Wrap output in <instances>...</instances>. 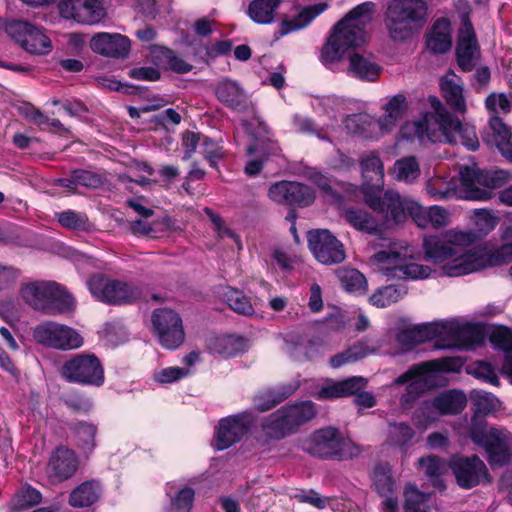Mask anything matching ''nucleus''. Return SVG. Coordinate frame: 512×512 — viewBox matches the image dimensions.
I'll return each instance as SVG.
<instances>
[{
  "instance_id": "58",
  "label": "nucleus",
  "mask_w": 512,
  "mask_h": 512,
  "mask_svg": "<svg viewBox=\"0 0 512 512\" xmlns=\"http://www.w3.org/2000/svg\"><path fill=\"white\" fill-rule=\"evenodd\" d=\"M490 342L499 350H502L506 355L512 354V329L500 325L495 327L489 337Z\"/></svg>"
},
{
  "instance_id": "61",
  "label": "nucleus",
  "mask_w": 512,
  "mask_h": 512,
  "mask_svg": "<svg viewBox=\"0 0 512 512\" xmlns=\"http://www.w3.org/2000/svg\"><path fill=\"white\" fill-rule=\"evenodd\" d=\"M395 170L399 180L415 178L420 172L419 164L414 156L397 160L395 162Z\"/></svg>"
},
{
  "instance_id": "24",
  "label": "nucleus",
  "mask_w": 512,
  "mask_h": 512,
  "mask_svg": "<svg viewBox=\"0 0 512 512\" xmlns=\"http://www.w3.org/2000/svg\"><path fill=\"white\" fill-rule=\"evenodd\" d=\"M217 100L228 109L244 113L248 111L250 100L242 85L231 78H223L215 87Z\"/></svg>"
},
{
  "instance_id": "26",
  "label": "nucleus",
  "mask_w": 512,
  "mask_h": 512,
  "mask_svg": "<svg viewBox=\"0 0 512 512\" xmlns=\"http://www.w3.org/2000/svg\"><path fill=\"white\" fill-rule=\"evenodd\" d=\"M299 387V382L295 381L260 390L252 399L253 407L258 412H267L292 396Z\"/></svg>"
},
{
  "instance_id": "13",
  "label": "nucleus",
  "mask_w": 512,
  "mask_h": 512,
  "mask_svg": "<svg viewBox=\"0 0 512 512\" xmlns=\"http://www.w3.org/2000/svg\"><path fill=\"white\" fill-rule=\"evenodd\" d=\"M87 286L96 299L109 304L132 303L139 296L138 290L131 285L100 273L91 275Z\"/></svg>"
},
{
  "instance_id": "59",
  "label": "nucleus",
  "mask_w": 512,
  "mask_h": 512,
  "mask_svg": "<svg viewBox=\"0 0 512 512\" xmlns=\"http://www.w3.org/2000/svg\"><path fill=\"white\" fill-rule=\"evenodd\" d=\"M489 128L492 131V140H487L489 144L497 145L511 140L512 132L509 127L504 123L499 115H492L489 119Z\"/></svg>"
},
{
  "instance_id": "17",
  "label": "nucleus",
  "mask_w": 512,
  "mask_h": 512,
  "mask_svg": "<svg viewBox=\"0 0 512 512\" xmlns=\"http://www.w3.org/2000/svg\"><path fill=\"white\" fill-rule=\"evenodd\" d=\"M268 197L277 204L305 208L314 203L315 193L304 183L281 180L270 185Z\"/></svg>"
},
{
  "instance_id": "64",
  "label": "nucleus",
  "mask_w": 512,
  "mask_h": 512,
  "mask_svg": "<svg viewBox=\"0 0 512 512\" xmlns=\"http://www.w3.org/2000/svg\"><path fill=\"white\" fill-rule=\"evenodd\" d=\"M423 502V493L413 484H406L404 488V512L422 511L420 508Z\"/></svg>"
},
{
  "instance_id": "23",
  "label": "nucleus",
  "mask_w": 512,
  "mask_h": 512,
  "mask_svg": "<svg viewBox=\"0 0 512 512\" xmlns=\"http://www.w3.org/2000/svg\"><path fill=\"white\" fill-rule=\"evenodd\" d=\"M90 48L102 56L123 59L130 53L131 41L119 33L99 32L91 38Z\"/></svg>"
},
{
  "instance_id": "57",
  "label": "nucleus",
  "mask_w": 512,
  "mask_h": 512,
  "mask_svg": "<svg viewBox=\"0 0 512 512\" xmlns=\"http://www.w3.org/2000/svg\"><path fill=\"white\" fill-rule=\"evenodd\" d=\"M195 501V491L189 486H184L173 496H170L169 508L191 512Z\"/></svg>"
},
{
  "instance_id": "15",
  "label": "nucleus",
  "mask_w": 512,
  "mask_h": 512,
  "mask_svg": "<svg viewBox=\"0 0 512 512\" xmlns=\"http://www.w3.org/2000/svg\"><path fill=\"white\" fill-rule=\"evenodd\" d=\"M307 243L313 256L321 264H339L346 258L343 243L328 229H312L308 231Z\"/></svg>"
},
{
  "instance_id": "29",
  "label": "nucleus",
  "mask_w": 512,
  "mask_h": 512,
  "mask_svg": "<svg viewBox=\"0 0 512 512\" xmlns=\"http://www.w3.org/2000/svg\"><path fill=\"white\" fill-rule=\"evenodd\" d=\"M103 486L97 479L85 480L77 485L68 496V504L73 508H89L102 497Z\"/></svg>"
},
{
  "instance_id": "11",
  "label": "nucleus",
  "mask_w": 512,
  "mask_h": 512,
  "mask_svg": "<svg viewBox=\"0 0 512 512\" xmlns=\"http://www.w3.org/2000/svg\"><path fill=\"white\" fill-rule=\"evenodd\" d=\"M152 332L159 344L168 350L179 348L185 341L180 314L171 308H157L151 315Z\"/></svg>"
},
{
  "instance_id": "52",
  "label": "nucleus",
  "mask_w": 512,
  "mask_h": 512,
  "mask_svg": "<svg viewBox=\"0 0 512 512\" xmlns=\"http://www.w3.org/2000/svg\"><path fill=\"white\" fill-rule=\"evenodd\" d=\"M497 428L487 429V422L483 417H479L478 415H474L471 419V424L468 428V436L472 440V442L482 447L490 438L491 434L495 433Z\"/></svg>"
},
{
  "instance_id": "63",
  "label": "nucleus",
  "mask_w": 512,
  "mask_h": 512,
  "mask_svg": "<svg viewBox=\"0 0 512 512\" xmlns=\"http://www.w3.org/2000/svg\"><path fill=\"white\" fill-rule=\"evenodd\" d=\"M426 44L434 54H445L452 47V35L428 33Z\"/></svg>"
},
{
  "instance_id": "2",
  "label": "nucleus",
  "mask_w": 512,
  "mask_h": 512,
  "mask_svg": "<svg viewBox=\"0 0 512 512\" xmlns=\"http://www.w3.org/2000/svg\"><path fill=\"white\" fill-rule=\"evenodd\" d=\"M375 4L367 1L352 8L332 28L329 38L321 50L323 63H334L342 59L349 49L362 46L367 39V24L371 22Z\"/></svg>"
},
{
  "instance_id": "28",
  "label": "nucleus",
  "mask_w": 512,
  "mask_h": 512,
  "mask_svg": "<svg viewBox=\"0 0 512 512\" xmlns=\"http://www.w3.org/2000/svg\"><path fill=\"white\" fill-rule=\"evenodd\" d=\"M328 8L326 3H317L304 7L293 19L281 21L273 34L275 41L282 37L307 27L317 16Z\"/></svg>"
},
{
  "instance_id": "33",
  "label": "nucleus",
  "mask_w": 512,
  "mask_h": 512,
  "mask_svg": "<svg viewBox=\"0 0 512 512\" xmlns=\"http://www.w3.org/2000/svg\"><path fill=\"white\" fill-rule=\"evenodd\" d=\"M151 53L156 65L176 74H186L193 69L192 64L186 62L169 47L157 45L153 47Z\"/></svg>"
},
{
  "instance_id": "45",
  "label": "nucleus",
  "mask_w": 512,
  "mask_h": 512,
  "mask_svg": "<svg viewBox=\"0 0 512 512\" xmlns=\"http://www.w3.org/2000/svg\"><path fill=\"white\" fill-rule=\"evenodd\" d=\"M464 365L463 360L460 357H444L440 359L424 361L417 364V367L412 372L418 370H424L429 375H433L434 379L438 373H456L460 372Z\"/></svg>"
},
{
  "instance_id": "48",
  "label": "nucleus",
  "mask_w": 512,
  "mask_h": 512,
  "mask_svg": "<svg viewBox=\"0 0 512 512\" xmlns=\"http://www.w3.org/2000/svg\"><path fill=\"white\" fill-rule=\"evenodd\" d=\"M338 278L342 288L349 293L365 294L367 290V280L364 274L353 268H346L338 273Z\"/></svg>"
},
{
  "instance_id": "31",
  "label": "nucleus",
  "mask_w": 512,
  "mask_h": 512,
  "mask_svg": "<svg viewBox=\"0 0 512 512\" xmlns=\"http://www.w3.org/2000/svg\"><path fill=\"white\" fill-rule=\"evenodd\" d=\"M367 381L361 376H353L345 380L334 382L331 385L323 386L318 391V399H338L356 394L366 387Z\"/></svg>"
},
{
  "instance_id": "12",
  "label": "nucleus",
  "mask_w": 512,
  "mask_h": 512,
  "mask_svg": "<svg viewBox=\"0 0 512 512\" xmlns=\"http://www.w3.org/2000/svg\"><path fill=\"white\" fill-rule=\"evenodd\" d=\"M462 240L464 239L459 234L452 233L426 235L422 243L424 260L433 264L444 263L442 272L445 276L450 277L446 273L445 267L469 251L462 252V248L456 244L457 241Z\"/></svg>"
},
{
  "instance_id": "3",
  "label": "nucleus",
  "mask_w": 512,
  "mask_h": 512,
  "mask_svg": "<svg viewBox=\"0 0 512 512\" xmlns=\"http://www.w3.org/2000/svg\"><path fill=\"white\" fill-rule=\"evenodd\" d=\"M316 414V405L310 400L286 404L262 419L261 436L258 440L262 444L284 440L296 434Z\"/></svg>"
},
{
  "instance_id": "10",
  "label": "nucleus",
  "mask_w": 512,
  "mask_h": 512,
  "mask_svg": "<svg viewBox=\"0 0 512 512\" xmlns=\"http://www.w3.org/2000/svg\"><path fill=\"white\" fill-rule=\"evenodd\" d=\"M255 423L250 411H242L221 418L214 428L212 446L217 451H224L242 441Z\"/></svg>"
},
{
  "instance_id": "51",
  "label": "nucleus",
  "mask_w": 512,
  "mask_h": 512,
  "mask_svg": "<svg viewBox=\"0 0 512 512\" xmlns=\"http://www.w3.org/2000/svg\"><path fill=\"white\" fill-rule=\"evenodd\" d=\"M389 427V441L391 445L397 446L401 449L407 448L411 445L412 440L415 437V431L408 423H390Z\"/></svg>"
},
{
  "instance_id": "49",
  "label": "nucleus",
  "mask_w": 512,
  "mask_h": 512,
  "mask_svg": "<svg viewBox=\"0 0 512 512\" xmlns=\"http://www.w3.org/2000/svg\"><path fill=\"white\" fill-rule=\"evenodd\" d=\"M479 49L477 43L457 42L455 55L457 65L463 72H470L476 66L475 53Z\"/></svg>"
},
{
  "instance_id": "25",
  "label": "nucleus",
  "mask_w": 512,
  "mask_h": 512,
  "mask_svg": "<svg viewBox=\"0 0 512 512\" xmlns=\"http://www.w3.org/2000/svg\"><path fill=\"white\" fill-rule=\"evenodd\" d=\"M446 331L445 323H422L400 330L396 334V340L401 346L410 350L421 343L441 337Z\"/></svg>"
},
{
  "instance_id": "6",
  "label": "nucleus",
  "mask_w": 512,
  "mask_h": 512,
  "mask_svg": "<svg viewBox=\"0 0 512 512\" xmlns=\"http://www.w3.org/2000/svg\"><path fill=\"white\" fill-rule=\"evenodd\" d=\"M510 174L500 169H483L477 164L462 165L459 170V193L470 201H488L494 190L503 187L510 180Z\"/></svg>"
},
{
  "instance_id": "50",
  "label": "nucleus",
  "mask_w": 512,
  "mask_h": 512,
  "mask_svg": "<svg viewBox=\"0 0 512 512\" xmlns=\"http://www.w3.org/2000/svg\"><path fill=\"white\" fill-rule=\"evenodd\" d=\"M58 223L66 229L73 231H87L89 219L84 212L75 210H64L56 214Z\"/></svg>"
},
{
  "instance_id": "55",
  "label": "nucleus",
  "mask_w": 512,
  "mask_h": 512,
  "mask_svg": "<svg viewBox=\"0 0 512 512\" xmlns=\"http://www.w3.org/2000/svg\"><path fill=\"white\" fill-rule=\"evenodd\" d=\"M65 406L73 413L86 414L92 410L93 404L89 397L79 390H74L62 398Z\"/></svg>"
},
{
  "instance_id": "35",
  "label": "nucleus",
  "mask_w": 512,
  "mask_h": 512,
  "mask_svg": "<svg viewBox=\"0 0 512 512\" xmlns=\"http://www.w3.org/2000/svg\"><path fill=\"white\" fill-rule=\"evenodd\" d=\"M430 103L435 110L439 129L442 131L447 142H456V132L458 129H461V121L457 116L449 112L437 97H432Z\"/></svg>"
},
{
  "instance_id": "34",
  "label": "nucleus",
  "mask_w": 512,
  "mask_h": 512,
  "mask_svg": "<svg viewBox=\"0 0 512 512\" xmlns=\"http://www.w3.org/2000/svg\"><path fill=\"white\" fill-rule=\"evenodd\" d=\"M342 216L351 227L360 232L369 235H377L381 232L377 220L364 209L353 206L346 207Z\"/></svg>"
},
{
  "instance_id": "36",
  "label": "nucleus",
  "mask_w": 512,
  "mask_h": 512,
  "mask_svg": "<svg viewBox=\"0 0 512 512\" xmlns=\"http://www.w3.org/2000/svg\"><path fill=\"white\" fill-rule=\"evenodd\" d=\"M467 404L466 395L459 390L452 389L437 395L432 402L433 407L441 415L460 414Z\"/></svg>"
},
{
  "instance_id": "7",
  "label": "nucleus",
  "mask_w": 512,
  "mask_h": 512,
  "mask_svg": "<svg viewBox=\"0 0 512 512\" xmlns=\"http://www.w3.org/2000/svg\"><path fill=\"white\" fill-rule=\"evenodd\" d=\"M512 262V241L487 251L485 248H474L458 257L445 267L449 276H463L486 267H495Z\"/></svg>"
},
{
  "instance_id": "44",
  "label": "nucleus",
  "mask_w": 512,
  "mask_h": 512,
  "mask_svg": "<svg viewBox=\"0 0 512 512\" xmlns=\"http://www.w3.org/2000/svg\"><path fill=\"white\" fill-rule=\"evenodd\" d=\"M42 499L43 495L40 490L29 483H24L13 495L11 509L16 512H22L38 506Z\"/></svg>"
},
{
  "instance_id": "20",
  "label": "nucleus",
  "mask_w": 512,
  "mask_h": 512,
  "mask_svg": "<svg viewBox=\"0 0 512 512\" xmlns=\"http://www.w3.org/2000/svg\"><path fill=\"white\" fill-rule=\"evenodd\" d=\"M416 367L417 364L412 365L394 380L396 385L406 384L405 393L400 398V403L404 408H411L424 393L436 387L433 375H429L424 370H418V373L412 372Z\"/></svg>"
},
{
  "instance_id": "1",
  "label": "nucleus",
  "mask_w": 512,
  "mask_h": 512,
  "mask_svg": "<svg viewBox=\"0 0 512 512\" xmlns=\"http://www.w3.org/2000/svg\"><path fill=\"white\" fill-rule=\"evenodd\" d=\"M362 172L361 192L364 203L386 221L404 222L408 216L417 220L423 208L412 199L402 197L397 191L384 188V165L379 155L372 151L360 159Z\"/></svg>"
},
{
  "instance_id": "8",
  "label": "nucleus",
  "mask_w": 512,
  "mask_h": 512,
  "mask_svg": "<svg viewBox=\"0 0 512 512\" xmlns=\"http://www.w3.org/2000/svg\"><path fill=\"white\" fill-rule=\"evenodd\" d=\"M59 373L68 383L97 388L105 383L103 364L94 353L80 352L71 355L63 362Z\"/></svg>"
},
{
  "instance_id": "16",
  "label": "nucleus",
  "mask_w": 512,
  "mask_h": 512,
  "mask_svg": "<svg viewBox=\"0 0 512 512\" xmlns=\"http://www.w3.org/2000/svg\"><path fill=\"white\" fill-rule=\"evenodd\" d=\"M406 254L389 248L388 250H380L373 256L375 262L378 264H391L384 268V274L387 277L397 279H425L428 278L432 272L429 266L408 263L403 264Z\"/></svg>"
},
{
  "instance_id": "21",
  "label": "nucleus",
  "mask_w": 512,
  "mask_h": 512,
  "mask_svg": "<svg viewBox=\"0 0 512 512\" xmlns=\"http://www.w3.org/2000/svg\"><path fill=\"white\" fill-rule=\"evenodd\" d=\"M8 33L31 54H46L51 50L50 39L37 27L23 20H14L7 26Z\"/></svg>"
},
{
  "instance_id": "39",
  "label": "nucleus",
  "mask_w": 512,
  "mask_h": 512,
  "mask_svg": "<svg viewBox=\"0 0 512 512\" xmlns=\"http://www.w3.org/2000/svg\"><path fill=\"white\" fill-rule=\"evenodd\" d=\"M219 295L222 301L235 313L244 316L255 314L251 299L242 290L226 286L219 292Z\"/></svg>"
},
{
  "instance_id": "54",
  "label": "nucleus",
  "mask_w": 512,
  "mask_h": 512,
  "mask_svg": "<svg viewBox=\"0 0 512 512\" xmlns=\"http://www.w3.org/2000/svg\"><path fill=\"white\" fill-rule=\"evenodd\" d=\"M460 28L457 42L477 43V36L471 21V7L465 3L463 9L459 12Z\"/></svg>"
},
{
  "instance_id": "53",
  "label": "nucleus",
  "mask_w": 512,
  "mask_h": 512,
  "mask_svg": "<svg viewBox=\"0 0 512 512\" xmlns=\"http://www.w3.org/2000/svg\"><path fill=\"white\" fill-rule=\"evenodd\" d=\"M245 341L241 336L226 335L216 341V350L226 358L235 357L244 351Z\"/></svg>"
},
{
  "instance_id": "18",
  "label": "nucleus",
  "mask_w": 512,
  "mask_h": 512,
  "mask_svg": "<svg viewBox=\"0 0 512 512\" xmlns=\"http://www.w3.org/2000/svg\"><path fill=\"white\" fill-rule=\"evenodd\" d=\"M448 467L455 476L457 485L462 489L474 488L483 478L490 477L485 463L477 455H454L448 461Z\"/></svg>"
},
{
  "instance_id": "62",
  "label": "nucleus",
  "mask_w": 512,
  "mask_h": 512,
  "mask_svg": "<svg viewBox=\"0 0 512 512\" xmlns=\"http://www.w3.org/2000/svg\"><path fill=\"white\" fill-rule=\"evenodd\" d=\"M471 399L475 408V415L481 413L483 415H487L495 409L494 405V395L489 392H485L482 390H474L471 393Z\"/></svg>"
},
{
  "instance_id": "40",
  "label": "nucleus",
  "mask_w": 512,
  "mask_h": 512,
  "mask_svg": "<svg viewBox=\"0 0 512 512\" xmlns=\"http://www.w3.org/2000/svg\"><path fill=\"white\" fill-rule=\"evenodd\" d=\"M456 341L465 348L481 345L486 338L484 327L479 323H465L452 329Z\"/></svg>"
},
{
  "instance_id": "56",
  "label": "nucleus",
  "mask_w": 512,
  "mask_h": 512,
  "mask_svg": "<svg viewBox=\"0 0 512 512\" xmlns=\"http://www.w3.org/2000/svg\"><path fill=\"white\" fill-rule=\"evenodd\" d=\"M201 154L212 168H217L218 161L225 156L223 146L206 135H203L201 141Z\"/></svg>"
},
{
  "instance_id": "60",
  "label": "nucleus",
  "mask_w": 512,
  "mask_h": 512,
  "mask_svg": "<svg viewBox=\"0 0 512 512\" xmlns=\"http://www.w3.org/2000/svg\"><path fill=\"white\" fill-rule=\"evenodd\" d=\"M469 374L474 375L478 379H482L483 381L494 385L499 386L500 381L495 373L494 367L491 363L487 361H478L475 363L474 367H469L467 369Z\"/></svg>"
},
{
  "instance_id": "19",
  "label": "nucleus",
  "mask_w": 512,
  "mask_h": 512,
  "mask_svg": "<svg viewBox=\"0 0 512 512\" xmlns=\"http://www.w3.org/2000/svg\"><path fill=\"white\" fill-rule=\"evenodd\" d=\"M58 8L64 19L85 25L98 24L107 15L103 0H62Z\"/></svg>"
},
{
  "instance_id": "4",
  "label": "nucleus",
  "mask_w": 512,
  "mask_h": 512,
  "mask_svg": "<svg viewBox=\"0 0 512 512\" xmlns=\"http://www.w3.org/2000/svg\"><path fill=\"white\" fill-rule=\"evenodd\" d=\"M19 294L29 307L44 315L68 314L76 308V300L67 287L55 281L37 280L23 283Z\"/></svg>"
},
{
  "instance_id": "30",
  "label": "nucleus",
  "mask_w": 512,
  "mask_h": 512,
  "mask_svg": "<svg viewBox=\"0 0 512 512\" xmlns=\"http://www.w3.org/2000/svg\"><path fill=\"white\" fill-rule=\"evenodd\" d=\"M482 448L485 449L487 460L492 467H502L512 461V450L509 447L507 436L499 429L490 435Z\"/></svg>"
},
{
  "instance_id": "42",
  "label": "nucleus",
  "mask_w": 512,
  "mask_h": 512,
  "mask_svg": "<svg viewBox=\"0 0 512 512\" xmlns=\"http://www.w3.org/2000/svg\"><path fill=\"white\" fill-rule=\"evenodd\" d=\"M419 466L423 469L425 475L430 479L433 487L444 490L446 485L442 475L446 472L448 462L437 455H428L418 460Z\"/></svg>"
},
{
  "instance_id": "22",
  "label": "nucleus",
  "mask_w": 512,
  "mask_h": 512,
  "mask_svg": "<svg viewBox=\"0 0 512 512\" xmlns=\"http://www.w3.org/2000/svg\"><path fill=\"white\" fill-rule=\"evenodd\" d=\"M79 468V459L73 449L64 445L57 446L51 453L46 475L52 484L62 483L71 479Z\"/></svg>"
},
{
  "instance_id": "32",
  "label": "nucleus",
  "mask_w": 512,
  "mask_h": 512,
  "mask_svg": "<svg viewBox=\"0 0 512 512\" xmlns=\"http://www.w3.org/2000/svg\"><path fill=\"white\" fill-rule=\"evenodd\" d=\"M66 427L72 433L76 446L84 453L90 454L96 447L97 426L88 421H67Z\"/></svg>"
},
{
  "instance_id": "46",
  "label": "nucleus",
  "mask_w": 512,
  "mask_h": 512,
  "mask_svg": "<svg viewBox=\"0 0 512 512\" xmlns=\"http://www.w3.org/2000/svg\"><path fill=\"white\" fill-rule=\"evenodd\" d=\"M372 488L379 496L396 493L397 485L388 463L380 462L375 465L372 474Z\"/></svg>"
},
{
  "instance_id": "43",
  "label": "nucleus",
  "mask_w": 512,
  "mask_h": 512,
  "mask_svg": "<svg viewBox=\"0 0 512 512\" xmlns=\"http://www.w3.org/2000/svg\"><path fill=\"white\" fill-rule=\"evenodd\" d=\"M349 71L360 80L374 82L379 77L382 68L368 58L354 53L349 58Z\"/></svg>"
},
{
  "instance_id": "9",
  "label": "nucleus",
  "mask_w": 512,
  "mask_h": 512,
  "mask_svg": "<svg viewBox=\"0 0 512 512\" xmlns=\"http://www.w3.org/2000/svg\"><path fill=\"white\" fill-rule=\"evenodd\" d=\"M308 451L323 460H348L360 454V448L349 439L341 436L334 427H326L314 432Z\"/></svg>"
},
{
  "instance_id": "41",
  "label": "nucleus",
  "mask_w": 512,
  "mask_h": 512,
  "mask_svg": "<svg viewBox=\"0 0 512 512\" xmlns=\"http://www.w3.org/2000/svg\"><path fill=\"white\" fill-rule=\"evenodd\" d=\"M281 2L282 0H252L248 5L247 15L257 24H270L274 21Z\"/></svg>"
},
{
  "instance_id": "5",
  "label": "nucleus",
  "mask_w": 512,
  "mask_h": 512,
  "mask_svg": "<svg viewBox=\"0 0 512 512\" xmlns=\"http://www.w3.org/2000/svg\"><path fill=\"white\" fill-rule=\"evenodd\" d=\"M428 19L425 0H392L385 12L384 23L393 41H405L421 30Z\"/></svg>"
},
{
  "instance_id": "14",
  "label": "nucleus",
  "mask_w": 512,
  "mask_h": 512,
  "mask_svg": "<svg viewBox=\"0 0 512 512\" xmlns=\"http://www.w3.org/2000/svg\"><path fill=\"white\" fill-rule=\"evenodd\" d=\"M33 338L43 346L63 351L83 345V338L76 330L53 321L38 324L33 330Z\"/></svg>"
},
{
  "instance_id": "38",
  "label": "nucleus",
  "mask_w": 512,
  "mask_h": 512,
  "mask_svg": "<svg viewBox=\"0 0 512 512\" xmlns=\"http://www.w3.org/2000/svg\"><path fill=\"white\" fill-rule=\"evenodd\" d=\"M407 293L408 287L404 283L382 286L369 297V303L377 308H386L403 299Z\"/></svg>"
},
{
  "instance_id": "37",
  "label": "nucleus",
  "mask_w": 512,
  "mask_h": 512,
  "mask_svg": "<svg viewBox=\"0 0 512 512\" xmlns=\"http://www.w3.org/2000/svg\"><path fill=\"white\" fill-rule=\"evenodd\" d=\"M473 222L476 227L475 232L459 233L461 238L472 242L475 239H482L486 237L491 231L495 229L499 222V218L495 216L492 210L488 209H477L473 213Z\"/></svg>"
},
{
  "instance_id": "47",
  "label": "nucleus",
  "mask_w": 512,
  "mask_h": 512,
  "mask_svg": "<svg viewBox=\"0 0 512 512\" xmlns=\"http://www.w3.org/2000/svg\"><path fill=\"white\" fill-rule=\"evenodd\" d=\"M440 86L442 97L451 110L454 113L464 114L467 107L463 96V87L452 79L442 81Z\"/></svg>"
},
{
  "instance_id": "27",
  "label": "nucleus",
  "mask_w": 512,
  "mask_h": 512,
  "mask_svg": "<svg viewBox=\"0 0 512 512\" xmlns=\"http://www.w3.org/2000/svg\"><path fill=\"white\" fill-rule=\"evenodd\" d=\"M280 147L276 141L271 139H255L254 143L249 145L247 153L249 155L257 154V157L249 160L244 168V172L249 177H256L263 169L264 163L270 156H278Z\"/></svg>"
}]
</instances>
